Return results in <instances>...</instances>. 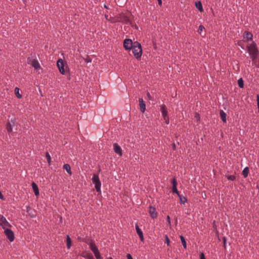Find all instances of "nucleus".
Listing matches in <instances>:
<instances>
[{
    "instance_id": "45",
    "label": "nucleus",
    "mask_w": 259,
    "mask_h": 259,
    "mask_svg": "<svg viewBox=\"0 0 259 259\" xmlns=\"http://www.w3.org/2000/svg\"><path fill=\"white\" fill-rule=\"evenodd\" d=\"M127 259H133L131 254L127 253L126 255Z\"/></svg>"
},
{
    "instance_id": "12",
    "label": "nucleus",
    "mask_w": 259,
    "mask_h": 259,
    "mask_svg": "<svg viewBox=\"0 0 259 259\" xmlns=\"http://www.w3.org/2000/svg\"><path fill=\"white\" fill-rule=\"evenodd\" d=\"M149 212L150 214V217L152 219H156L157 217V213L156 212V209L155 207L152 206H149Z\"/></svg>"
},
{
    "instance_id": "23",
    "label": "nucleus",
    "mask_w": 259,
    "mask_h": 259,
    "mask_svg": "<svg viewBox=\"0 0 259 259\" xmlns=\"http://www.w3.org/2000/svg\"><path fill=\"white\" fill-rule=\"evenodd\" d=\"M178 196L179 198L180 201L181 203L184 204L185 203H186L187 202V199L186 197H185L184 196H182L180 194H178Z\"/></svg>"
},
{
    "instance_id": "31",
    "label": "nucleus",
    "mask_w": 259,
    "mask_h": 259,
    "mask_svg": "<svg viewBox=\"0 0 259 259\" xmlns=\"http://www.w3.org/2000/svg\"><path fill=\"white\" fill-rule=\"evenodd\" d=\"M135 228H136V230L137 233L138 235L143 234L142 231L140 229L139 226L137 224L136 225Z\"/></svg>"
},
{
    "instance_id": "46",
    "label": "nucleus",
    "mask_w": 259,
    "mask_h": 259,
    "mask_svg": "<svg viewBox=\"0 0 259 259\" xmlns=\"http://www.w3.org/2000/svg\"><path fill=\"white\" fill-rule=\"evenodd\" d=\"M147 96L149 100H152V97L151 96V95L149 92H148L147 93Z\"/></svg>"
},
{
    "instance_id": "17",
    "label": "nucleus",
    "mask_w": 259,
    "mask_h": 259,
    "mask_svg": "<svg viewBox=\"0 0 259 259\" xmlns=\"http://www.w3.org/2000/svg\"><path fill=\"white\" fill-rule=\"evenodd\" d=\"M32 188L33 190L35 196H37L39 194L38 188L35 183L32 182L31 184Z\"/></svg>"
},
{
    "instance_id": "13",
    "label": "nucleus",
    "mask_w": 259,
    "mask_h": 259,
    "mask_svg": "<svg viewBox=\"0 0 259 259\" xmlns=\"http://www.w3.org/2000/svg\"><path fill=\"white\" fill-rule=\"evenodd\" d=\"M26 212L32 218H35L36 217V211L29 206H27L26 207Z\"/></svg>"
},
{
    "instance_id": "19",
    "label": "nucleus",
    "mask_w": 259,
    "mask_h": 259,
    "mask_svg": "<svg viewBox=\"0 0 259 259\" xmlns=\"http://www.w3.org/2000/svg\"><path fill=\"white\" fill-rule=\"evenodd\" d=\"M195 6L196 8L200 12H202L203 11L202 5L200 1L196 2L195 3Z\"/></svg>"
},
{
    "instance_id": "2",
    "label": "nucleus",
    "mask_w": 259,
    "mask_h": 259,
    "mask_svg": "<svg viewBox=\"0 0 259 259\" xmlns=\"http://www.w3.org/2000/svg\"><path fill=\"white\" fill-rule=\"evenodd\" d=\"M92 182L95 184V187L97 192L101 193V183L99 180V176L98 174H94L92 179Z\"/></svg>"
},
{
    "instance_id": "30",
    "label": "nucleus",
    "mask_w": 259,
    "mask_h": 259,
    "mask_svg": "<svg viewBox=\"0 0 259 259\" xmlns=\"http://www.w3.org/2000/svg\"><path fill=\"white\" fill-rule=\"evenodd\" d=\"M46 157L47 158V161H48L49 164L50 165L51 162V156L49 154V152H47L46 153Z\"/></svg>"
},
{
    "instance_id": "22",
    "label": "nucleus",
    "mask_w": 259,
    "mask_h": 259,
    "mask_svg": "<svg viewBox=\"0 0 259 259\" xmlns=\"http://www.w3.org/2000/svg\"><path fill=\"white\" fill-rule=\"evenodd\" d=\"M220 115L222 120L224 122H226V114L223 110H221L220 111Z\"/></svg>"
},
{
    "instance_id": "55",
    "label": "nucleus",
    "mask_w": 259,
    "mask_h": 259,
    "mask_svg": "<svg viewBox=\"0 0 259 259\" xmlns=\"http://www.w3.org/2000/svg\"><path fill=\"white\" fill-rule=\"evenodd\" d=\"M176 259H177V258H176Z\"/></svg>"
},
{
    "instance_id": "53",
    "label": "nucleus",
    "mask_w": 259,
    "mask_h": 259,
    "mask_svg": "<svg viewBox=\"0 0 259 259\" xmlns=\"http://www.w3.org/2000/svg\"><path fill=\"white\" fill-rule=\"evenodd\" d=\"M108 259H113L111 257H109Z\"/></svg>"
},
{
    "instance_id": "41",
    "label": "nucleus",
    "mask_w": 259,
    "mask_h": 259,
    "mask_svg": "<svg viewBox=\"0 0 259 259\" xmlns=\"http://www.w3.org/2000/svg\"><path fill=\"white\" fill-rule=\"evenodd\" d=\"M165 242H166L167 245H169V244L170 243V240L167 235L165 236Z\"/></svg>"
},
{
    "instance_id": "21",
    "label": "nucleus",
    "mask_w": 259,
    "mask_h": 259,
    "mask_svg": "<svg viewBox=\"0 0 259 259\" xmlns=\"http://www.w3.org/2000/svg\"><path fill=\"white\" fill-rule=\"evenodd\" d=\"M66 242L67 248L68 249H70V247L71 246L72 241H71L70 237H69V236L68 235H67V236H66Z\"/></svg>"
},
{
    "instance_id": "38",
    "label": "nucleus",
    "mask_w": 259,
    "mask_h": 259,
    "mask_svg": "<svg viewBox=\"0 0 259 259\" xmlns=\"http://www.w3.org/2000/svg\"><path fill=\"white\" fill-rule=\"evenodd\" d=\"M85 62L87 63H89L92 62V59L90 58V57L88 56H87V58L84 59Z\"/></svg>"
},
{
    "instance_id": "16",
    "label": "nucleus",
    "mask_w": 259,
    "mask_h": 259,
    "mask_svg": "<svg viewBox=\"0 0 259 259\" xmlns=\"http://www.w3.org/2000/svg\"><path fill=\"white\" fill-rule=\"evenodd\" d=\"M139 102L140 107V110L141 112L144 113L146 110V104L142 98H139Z\"/></svg>"
},
{
    "instance_id": "5",
    "label": "nucleus",
    "mask_w": 259,
    "mask_h": 259,
    "mask_svg": "<svg viewBox=\"0 0 259 259\" xmlns=\"http://www.w3.org/2000/svg\"><path fill=\"white\" fill-rule=\"evenodd\" d=\"M123 47L125 50L131 51L133 48V42L131 39L126 38L123 40Z\"/></svg>"
},
{
    "instance_id": "24",
    "label": "nucleus",
    "mask_w": 259,
    "mask_h": 259,
    "mask_svg": "<svg viewBox=\"0 0 259 259\" xmlns=\"http://www.w3.org/2000/svg\"><path fill=\"white\" fill-rule=\"evenodd\" d=\"M249 171V167H246L243 169V170L242 172V174L244 178H245L248 176Z\"/></svg>"
},
{
    "instance_id": "27",
    "label": "nucleus",
    "mask_w": 259,
    "mask_h": 259,
    "mask_svg": "<svg viewBox=\"0 0 259 259\" xmlns=\"http://www.w3.org/2000/svg\"><path fill=\"white\" fill-rule=\"evenodd\" d=\"M238 85L240 88H243L244 87V81L242 78H240L238 80Z\"/></svg>"
},
{
    "instance_id": "50",
    "label": "nucleus",
    "mask_w": 259,
    "mask_h": 259,
    "mask_svg": "<svg viewBox=\"0 0 259 259\" xmlns=\"http://www.w3.org/2000/svg\"><path fill=\"white\" fill-rule=\"evenodd\" d=\"M172 149H173V150H176V145H175V143H173V144H172Z\"/></svg>"
},
{
    "instance_id": "26",
    "label": "nucleus",
    "mask_w": 259,
    "mask_h": 259,
    "mask_svg": "<svg viewBox=\"0 0 259 259\" xmlns=\"http://www.w3.org/2000/svg\"><path fill=\"white\" fill-rule=\"evenodd\" d=\"M180 238L181 241L182 242V245H183L184 248L185 249H186V248H187V243H186V240L185 239V238L182 235H181L180 236Z\"/></svg>"
},
{
    "instance_id": "11",
    "label": "nucleus",
    "mask_w": 259,
    "mask_h": 259,
    "mask_svg": "<svg viewBox=\"0 0 259 259\" xmlns=\"http://www.w3.org/2000/svg\"><path fill=\"white\" fill-rule=\"evenodd\" d=\"M171 184H172V193H176L178 196V194L179 193V192L178 191L177 189V180L175 178H174L171 180Z\"/></svg>"
},
{
    "instance_id": "48",
    "label": "nucleus",
    "mask_w": 259,
    "mask_h": 259,
    "mask_svg": "<svg viewBox=\"0 0 259 259\" xmlns=\"http://www.w3.org/2000/svg\"><path fill=\"white\" fill-rule=\"evenodd\" d=\"M195 117L196 118H197V119H200V116H199V114L198 113H196V114H195Z\"/></svg>"
},
{
    "instance_id": "28",
    "label": "nucleus",
    "mask_w": 259,
    "mask_h": 259,
    "mask_svg": "<svg viewBox=\"0 0 259 259\" xmlns=\"http://www.w3.org/2000/svg\"><path fill=\"white\" fill-rule=\"evenodd\" d=\"M15 94L18 99L22 98V95L19 93V89L17 87L15 89Z\"/></svg>"
},
{
    "instance_id": "36",
    "label": "nucleus",
    "mask_w": 259,
    "mask_h": 259,
    "mask_svg": "<svg viewBox=\"0 0 259 259\" xmlns=\"http://www.w3.org/2000/svg\"><path fill=\"white\" fill-rule=\"evenodd\" d=\"M223 247L225 249H226V242H227V238L226 237H223Z\"/></svg>"
},
{
    "instance_id": "14",
    "label": "nucleus",
    "mask_w": 259,
    "mask_h": 259,
    "mask_svg": "<svg viewBox=\"0 0 259 259\" xmlns=\"http://www.w3.org/2000/svg\"><path fill=\"white\" fill-rule=\"evenodd\" d=\"M113 148L115 153L118 154L120 156H122V152L121 148L117 143H114L113 144Z\"/></svg>"
},
{
    "instance_id": "33",
    "label": "nucleus",
    "mask_w": 259,
    "mask_h": 259,
    "mask_svg": "<svg viewBox=\"0 0 259 259\" xmlns=\"http://www.w3.org/2000/svg\"><path fill=\"white\" fill-rule=\"evenodd\" d=\"M95 256L97 259H102L103 258L101 257L100 253L99 251V250L94 252Z\"/></svg>"
},
{
    "instance_id": "32",
    "label": "nucleus",
    "mask_w": 259,
    "mask_h": 259,
    "mask_svg": "<svg viewBox=\"0 0 259 259\" xmlns=\"http://www.w3.org/2000/svg\"><path fill=\"white\" fill-rule=\"evenodd\" d=\"M226 177L230 181H234L236 179V176L234 175H226Z\"/></svg>"
},
{
    "instance_id": "29",
    "label": "nucleus",
    "mask_w": 259,
    "mask_h": 259,
    "mask_svg": "<svg viewBox=\"0 0 259 259\" xmlns=\"http://www.w3.org/2000/svg\"><path fill=\"white\" fill-rule=\"evenodd\" d=\"M258 57H256L254 60H252L253 62L254 65L257 67V68H259V58L258 59Z\"/></svg>"
},
{
    "instance_id": "37",
    "label": "nucleus",
    "mask_w": 259,
    "mask_h": 259,
    "mask_svg": "<svg viewBox=\"0 0 259 259\" xmlns=\"http://www.w3.org/2000/svg\"><path fill=\"white\" fill-rule=\"evenodd\" d=\"M84 257L87 259H95L93 255L91 253H88L85 256H84Z\"/></svg>"
},
{
    "instance_id": "43",
    "label": "nucleus",
    "mask_w": 259,
    "mask_h": 259,
    "mask_svg": "<svg viewBox=\"0 0 259 259\" xmlns=\"http://www.w3.org/2000/svg\"><path fill=\"white\" fill-rule=\"evenodd\" d=\"M15 121H16L15 119H11V121H10L12 123V126H14L15 125Z\"/></svg>"
},
{
    "instance_id": "39",
    "label": "nucleus",
    "mask_w": 259,
    "mask_h": 259,
    "mask_svg": "<svg viewBox=\"0 0 259 259\" xmlns=\"http://www.w3.org/2000/svg\"><path fill=\"white\" fill-rule=\"evenodd\" d=\"M256 102H257V106L258 108V112L259 113V95L257 94L256 95Z\"/></svg>"
},
{
    "instance_id": "8",
    "label": "nucleus",
    "mask_w": 259,
    "mask_h": 259,
    "mask_svg": "<svg viewBox=\"0 0 259 259\" xmlns=\"http://www.w3.org/2000/svg\"><path fill=\"white\" fill-rule=\"evenodd\" d=\"M160 110L162 113V115L163 117V119L165 120H168L167 122V124L169 123V117L167 114V108L166 106L163 104L161 106Z\"/></svg>"
},
{
    "instance_id": "6",
    "label": "nucleus",
    "mask_w": 259,
    "mask_h": 259,
    "mask_svg": "<svg viewBox=\"0 0 259 259\" xmlns=\"http://www.w3.org/2000/svg\"><path fill=\"white\" fill-rule=\"evenodd\" d=\"M5 234L10 242L14 240L15 237L14 232L9 228H6L4 231Z\"/></svg>"
},
{
    "instance_id": "9",
    "label": "nucleus",
    "mask_w": 259,
    "mask_h": 259,
    "mask_svg": "<svg viewBox=\"0 0 259 259\" xmlns=\"http://www.w3.org/2000/svg\"><path fill=\"white\" fill-rule=\"evenodd\" d=\"M57 65L59 70L60 72L62 74H64L65 71L64 69V62L61 59H59L57 62Z\"/></svg>"
},
{
    "instance_id": "34",
    "label": "nucleus",
    "mask_w": 259,
    "mask_h": 259,
    "mask_svg": "<svg viewBox=\"0 0 259 259\" xmlns=\"http://www.w3.org/2000/svg\"><path fill=\"white\" fill-rule=\"evenodd\" d=\"M204 29V27L203 25H200L199 26V28H198V32L201 35L203 36V35H205V33H204L203 34H201V31L203 30V29Z\"/></svg>"
},
{
    "instance_id": "35",
    "label": "nucleus",
    "mask_w": 259,
    "mask_h": 259,
    "mask_svg": "<svg viewBox=\"0 0 259 259\" xmlns=\"http://www.w3.org/2000/svg\"><path fill=\"white\" fill-rule=\"evenodd\" d=\"M142 47L141 45L137 41L133 42V48Z\"/></svg>"
},
{
    "instance_id": "4",
    "label": "nucleus",
    "mask_w": 259,
    "mask_h": 259,
    "mask_svg": "<svg viewBox=\"0 0 259 259\" xmlns=\"http://www.w3.org/2000/svg\"><path fill=\"white\" fill-rule=\"evenodd\" d=\"M116 22H122L126 24H132V22L130 20L129 18L124 14L120 15V16L118 17V19L117 20Z\"/></svg>"
},
{
    "instance_id": "52",
    "label": "nucleus",
    "mask_w": 259,
    "mask_h": 259,
    "mask_svg": "<svg viewBox=\"0 0 259 259\" xmlns=\"http://www.w3.org/2000/svg\"><path fill=\"white\" fill-rule=\"evenodd\" d=\"M175 221H176V223H177V218H176Z\"/></svg>"
},
{
    "instance_id": "18",
    "label": "nucleus",
    "mask_w": 259,
    "mask_h": 259,
    "mask_svg": "<svg viewBox=\"0 0 259 259\" xmlns=\"http://www.w3.org/2000/svg\"><path fill=\"white\" fill-rule=\"evenodd\" d=\"M89 245H90V249L93 252H96V251L98 250V248L97 247V246H96L95 244V242L91 240L90 243H89Z\"/></svg>"
},
{
    "instance_id": "42",
    "label": "nucleus",
    "mask_w": 259,
    "mask_h": 259,
    "mask_svg": "<svg viewBox=\"0 0 259 259\" xmlns=\"http://www.w3.org/2000/svg\"><path fill=\"white\" fill-rule=\"evenodd\" d=\"M200 259H206L205 255L203 252H201L200 254Z\"/></svg>"
},
{
    "instance_id": "20",
    "label": "nucleus",
    "mask_w": 259,
    "mask_h": 259,
    "mask_svg": "<svg viewBox=\"0 0 259 259\" xmlns=\"http://www.w3.org/2000/svg\"><path fill=\"white\" fill-rule=\"evenodd\" d=\"M63 168L64 169L66 170V171L69 175H72V172L71 170V167L69 164H64Z\"/></svg>"
},
{
    "instance_id": "10",
    "label": "nucleus",
    "mask_w": 259,
    "mask_h": 259,
    "mask_svg": "<svg viewBox=\"0 0 259 259\" xmlns=\"http://www.w3.org/2000/svg\"><path fill=\"white\" fill-rule=\"evenodd\" d=\"M27 62L28 63H31V66L33 67L35 69H37L40 68V65L38 63V62L35 59H31L30 57H28L27 58Z\"/></svg>"
},
{
    "instance_id": "44",
    "label": "nucleus",
    "mask_w": 259,
    "mask_h": 259,
    "mask_svg": "<svg viewBox=\"0 0 259 259\" xmlns=\"http://www.w3.org/2000/svg\"><path fill=\"white\" fill-rule=\"evenodd\" d=\"M140 237V240L142 241V242H143L144 241V236H143V234H141V235H138Z\"/></svg>"
},
{
    "instance_id": "51",
    "label": "nucleus",
    "mask_w": 259,
    "mask_h": 259,
    "mask_svg": "<svg viewBox=\"0 0 259 259\" xmlns=\"http://www.w3.org/2000/svg\"><path fill=\"white\" fill-rule=\"evenodd\" d=\"M105 16L106 19L107 20H108V19H107V17H108V16L105 15Z\"/></svg>"
},
{
    "instance_id": "54",
    "label": "nucleus",
    "mask_w": 259,
    "mask_h": 259,
    "mask_svg": "<svg viewBox=\"0 0 259 259\" xmlns=\"http://www.w3.org/2000/svg\"><path fill=\"white\" fill-rule=\"evenodd\" d=\"M165 121L166 124H167V122L168 120H165Z\"/></svg>"
},
{
    "instance_id": "1",
    "label": "nucleus",
    "mask_w": 259,
    "mask_h": 259,
    "mask_svg": "<svg viewBox=\"0 0 259 259\" xmlns=\"http://www.w3.org/2000/svg\"><path fill=\"white\" fill-rule=\"evenodd\" d=\"M246 48L252 60H254L256 57H258L259 52L254 41L247 46Z\"/></svg>"
},
{
    "instance_id": "25",
    "label": "nucleus",
    "mask_w": 259,
    "mask_h": 259,
    "mask_svg": "<svg viewBox=\"0 0 259 259\" xmlns=\"http://www.w3.org/2000/svg\"><path fill=\"white\" fill-rule=\"evenodd\" d=\"M6 130L8 133H11L12 132V124L10 122L7 123Z\"/></svg>"
},
{
    "instance_id": "7",
    "label": "nucleus",
    "mask_w": 259,
    "mask_h": 259,
    "mask_svg": "<svg viewBox=\"0 0 259 259\" xmlns=\"http://www.w3.org/2000/svg\"><path fill=\"white\" fill-rule=\"evenodd\" d=\"M0 225L2 226L5 230V227L11 228V225L7 221L6 219L3 215L0 214Z\"/></svg>"
},
{
    "instance_id": "47",
    "label": "nucleus",
    "mask_w": 259,
    "mask_h": 259,
    "mask_svg": "<svg viewBox=\"0 0 259 259\" xmlns=\"http://www.w3.org/2000/svg\"><path fill=\"white\" fill-rule=\"evenodd\" d=\"M238 46H240L242 49H243V48H243V45H242V42H241V41H239V42H238Z\"/></svg>"
},
{
    "instance_id": "40",
    "label": "nucleus",
    "mask_w": 259,
    "mask_h": 259,
    "mask_svg": "<svg viewBox=\"0 0 259 259\" xmlns=\"http://www.w3.org/2000/svg\"><path fill=\"white\" fill-rule=\"evenodd\" d=\"M166 221L168 223V224L169 226H171V223H170V219L169 215H167L166 217Z\"/></svg>"
},
{
    "instance_id": "15",
    "label": "nucleus",
    "mask_w": 259,
    "mask_h": 259,
    "mask_svg": "<svg viewBox=\"0 0 259 259\" xmlns=\"http://www.w3.org/2000/svg\"><path fill=\"white\" fill-rule=\"evenodd\" d=\"M243 38L246 39V41L252 40L253 38V35L250 32L245 31L243 34Z\"/></svg>"
},
{
    "instance_id": "49",
    "label": "nucleus",
    "mask_w": 259,
    "mask_h": 259,
    "mask_svg": "<svg viewBox=\"0 0 259 259\" xmlns=\"http://www.w3.org/2000/svg\"><path fill=\"white\" fill-rule=\"evenodd\" d=\"M158 5L161 6L162 5V1L161 0H157Z\"/></svg>"
},
{
    "instance_id": "3",
    "label": "nucleus",
    "mask_w": 259,
    "mask_h": 259,
    "mask_svg": "<svg viewBox=\"0 0 259 259\" xmlns=\"http://www.w3.org/2000/svg\"><path fill=\"white\" fill-rule=\"evenodd\" d=\"M131 51L137 59L139 60L141 58L142 54V47L133 48Z\"/></svg>"
}]
</instances>
